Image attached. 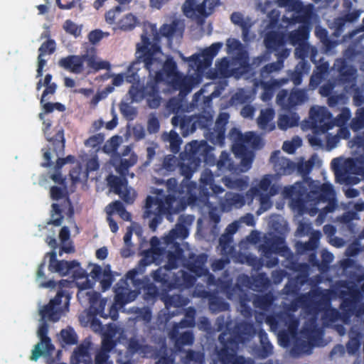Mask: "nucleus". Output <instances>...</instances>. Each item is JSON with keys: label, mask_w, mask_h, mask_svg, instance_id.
<instances>
[{"label": "nucleus", "mask_w": 364, "mask_h": 364, "mask_svg": "<svg viewBox=\"0 0 364 364\" xmlns=\"http://www.w3.org/2000/svg\"><path fill=\"white\" fill-rule=\"evenodd\" d=\"M169 193L165 196L162 189L151 191L156 196L146 198L144 218H151L149 228L155 231L162 222L164 214H176L184 210L188 205H194L198 200L196 189L198 183H165Z\"/></svg>", "instance_id": "f257e3e1"}, {"label": "nucleus", "mask_w": 364, "mask_h": 364, "mask_svg": "<svg viewBox=\"0 0 364 364\" xmlns=\"http://www.w3.org/2000/svg\"><path fill=\"white\" fill-rule=\"evenodd\" d=\"M154 75L148 80L145 85L139 87L132 85L129 94L133 101L139 102L143 99L146 100L147 105L151 109L158 108L161 102L159 84L166 80L173 87L181 86L183 82L182 75L178 70V67L173 57L168 56L161 62V66L154 71Z\"/></svg>", "instance_id": "f03ea898"}, {"label": "nucleus", "mask_w": 364, "mask_h": 364, "mask_svg": "<svg viewBox=\"0 0 364 364\" xmlns=\"http://www.w3.org/2000/svg\"><path fill=\"white\" fill-rule=\"evenodd\" d=\"M229 119L230 114L228 112L220 113L214 127L211 129L213 115L210 112H204L192 116H173L171 119V124L175 128H179L183 137L193 133L197 129H200L204 130L205 136L208 141L214 145L223 146L225 139L226 125Z\"/></svg>", "instance_id": "7ed1b4c3"}, {"label": "nucleus", "mask_w": 364, "mask_h": 364, "mask_svg": "<svg viewBox=\"0 0 364 364\" xmlns=\"http://www.w3.org/2000/svg\"><path fill=\"white\" fill-rule=\"evenodd\" d=\"M311 190L307 192L304 187L292 185L286 186L282 191L284 198L291 199V205L299 210H303L306 205L316 206L321 203H327L318 215V218L325 217L333 212L338 207L336 192L331 183H321L320 186L312 187L314 183H306Z\"/></svg>", "instance_id": "20e7f679"}, {"label": "nucleus", "mask_w": 364, "mask_h": 364, "mask_svg": "<svg viewBox=\"0 0 364 364\" xmlns=\"http://www.w3.org/2000/svg\"><path fill=\"white\" fill-rule=\"evenodd\" d=\"M159 53L161 47L158 43H153L151 41L146 31L143 32L141 35V42L137 43L136 46V59L129 65L125 73V80L132 84L139 82L138 71L140 69V63H144L151 78L154 71L161 66V60L157 57Z\"/></svg>", "instance_id": "39448f33"}, {"label": "nucleus", "mask_w": 364, "mask_h": 364, "mask_svg": "<svg viewBox=\"0 0 364 364\" xmlns=\"http://www.w3.org/2000/svg\"><path fill=\"white\" fill-rule=\"evenodd\" d=\"M347 290H341L339 297L342 300L340 308L342 312L335 308H330L324 312V317L328 321L334 323L342 321L348 323L354 314L359 315L364 312V304H361L364 294V283L359 288L356 284H342Z\"/></svg>", "instance_id": "423d86ee"}, {"label": "nucleus", "mask_w": 364, "mask_h": 364, "mask_svg": "<svg viewBox=\"0 0 364 364\" xmlns=\"http://www.w3.org/2000/svg\"><path fill=\"white\" fill-rule=\"evenodd\" d=\"M230 325L231 322L225 321V318L223 315L218 316L215 323L216 331H223L218 337L221 348H225L230 354L238 356L237 351L239 344L253 337L256 333V329L252 323L247 321L237 323L233 328L230 327Z\"/></svg>", "instance_id": "0eeeda50"}, {"label": "nucleus", "mask_w": 364, "mask_h": 364, "mask_svg": "<svg viewBox=\"0 0 364 364\" xmlns=\"http://www.w3.org/2000/svg\"><path fill=\"white\" fill-rule=\"evenodd\" d=\"M185 218H187V217L181 215L178 222L175 225L174 228L162 237V241L160 240V247L165 249V253L162 256V261L164 257H166L167 260L166 264L164 267L171 271L178 268L180 261H185L184 251L180 242L177 241V240H183L189 235V230L184 224Z\"/></svg>", "instance_id": "6e6552de"}, {"label": "nucleus", "mask_w": 364, "mask_h": 364, "mask_svg": "<svg viewBox=\"0 0 364 364\" xmlns=\"http://www.w3.org/2000/svg\"><path fill=\"white\" fill-rule=\"evenodd\" d=\"M213 149L206 141H193L186 146V158L188 162L181 163L180 165L181 173L184 176L181 182H192L190 180L202 161L210 166L215 164Z\"/></svg>", "instance_id": "1a4fd4ad"}, {"label": "nucleus", "mask_w": 364, "mask_h": 364, "mask_svg": "<svg viewBox=\"0 0 364 364\" xmlns=\"http://www.w3.org/2000/svg\"><path fill=\"white\" fill-rule=\"evenodd\" d=\"M165 253V249L160 247V240L156 236L150 239V248L141 252L142 258L139 260L137 266L127 272L125 277L129 280L134 287L142 286L144 279H138L139 274L145 272L146 267L153 263L160 265L162 263V256Z\"/></svg>", "instance_id": "9d476101"}, {"label": "nucleus", "mask_w": 364, "mask_h": 364, "mask_svg": "<svg viewBox=\"0 0 364 364\" xmlns=\"http://www.w3.org/2000/svg\"><path fill=\"white\" fill-rule=\"evenodd\" d=\"M50 198L54 200H62L61 204L53 203L51 211V219L48 223L49 225L60 226L63 220V212L72 218L74 215V208L70 199L69 193L66 186L65 187L52 186L50 191Z\"/></svg>", "instance_id": "9b49d317"}, {"label": "nucleus", "mask_w": 364, "mask_h": 364, "mask_svg": "<svg viewBox=\"0 0 364 364\" xmlns=\"http://www.w3.org/2000/svg\"><path fill=\"white\" fill-rule=\"evenodd\" d=\"M43 130L47 140L49 141V144L48 147L42 149L44 161L41 164V166L47 168L53 164L51 161V152L55 154L57 156L63 154L65 140L64 137V130L62 127L56 128L55 134L50 136L49 131L51 127V121L49 119L43 120Z\"/></svg>", "instance_id": "f8f14e48"}, {"label": "nucleus", "mask_w": 364, "mask_h": 364, "mask_svg": "<svg viewBox=\"0 0 364 364\" xmlns=\"http://www.w3.org/2000/svg\"><path fill=\"white\" fill-rule=\"evenodd\" d=\"M335 175V182H360L358 178H350V175L364 176V165L353 158H348L343 162L335 158L331 161Z\"/></svg>", "instance_id": "ddd939ff"}, {"label": "nucleus", "mask_w": 364, "mask_h": 364, "mask_svg": "<svg viewBox=\"0 0 364 364\" xmlns=\"http://www.w3.org/2000/svg\"><path fill=\"white\" fill-rule=\"evenodd\" d=\"M220 4V0H186L182 6V11L187 18L203 24Z\"/></svg>", "instance_id": "4468645a"}, {"label": "nucleus", "mask_w": 364, "mask_h": 364, "mask_svg": "<svg viewBox=\"0 0 364 364\" xmlns=\"http://www.w3.org/2000/svg\"><path fill=\"white\" fill-rule=\"evenodd\" d=\"M309 99L307 91L304 89L294 88L290 92L287 90H281L277 95V103L284 109L290 111L298 105L304 104Z\"/></svg>", "instance_id": "2eb2a0df"}, {"label": "nucleus", "mask_w": 364, "mask_h": 364, "mask_svg": "<svg viewBox=\"0 0 364 364\" xmlns=\"http://www.w3.org/2000/svg\"><path fill=\"white\" fill-rule=\"evenodd\" d=\"M65 298V307L68 308L70 301V294L65 291L60 289L58 291L55 296L50 299L49 303L43 306L40 311V314L43 320L48 319L50 321H58L62 313V309L58 307L62 303V299Z\"/></svg>", "instance_id": "dca6fc26"}, {"label": "nucleus", "mask_w": 364, "mask_h": 364, "mask_svg": "<svg viewBox=\"0 0 364 364\" xmlns=\"http://www.w3.org/2000/svg\"><path fill=\"white\" fill-rule=\"evenodd\" d=\"M254 154L250 152L247 155L240 157V167L236 166L230 158V154L223 151L221 152L219 160L217 161L218 169L223 173L228 171L231 173H238L239 171H246L249 170L253 161Z\"/></svg>", "instance_id": "f3484780"}, {"label": "nucleus", "mask_w": 364, "mask_h": 364, "mask_svg": "<svg viewBox=\"0 0 364 364\" xmlns=\"http://www.w3.org/2000/svg\"><path fill=\"white\" fill-rule=\"evenodd\" d=\"M309 117L311 127L316 132L325 133L333 128L332 114L325 107H312Z\"/></svg>", "instance_id": "a211bd4d"}, {"label": "nucleus", "mask_w": 364, "mask_h": 364, "mask_svg": "<svg viewBox=\"0 0 364 364\" xmlns=\"http://www.w3.org/2000/svg\"><path fill=\"white\" fill-rule=\"evenodd\" d=\"M48 325L46 321H43L38 329V336L40 341L34 346L32 350L30 357L31 360L37 361L45 353L50 354L54 350L55 347L52 344L51 339L48 336Z\"/></svg>", "instance_id": "6ab92c4d"}, {"label": "nucleus", "mask_w": 364, "mask_h": 364, "mask_svg": "<svg viewBox=\"0 0 364 364\" xmlns=\"http://www.w3.org/2000/svg\"><path fill=\"white\" fill-rule=\"evenodd\" d=\"M150 276L153 282L157 284L163 293H168L174 289V273L168 268L160 266L156 270H153Z\"/></svg>", "instance_id": "aec40b11"}, {"label": "nucleus", "mask_w": 364, "mask_h": 364, "mask_svg": "<svg viewBox=\"0 0 364 364\" xmlns=\"http://www.w3.org/2000/svg\"><path fill=\"white\" fill-rule=\"evenodd\" d=\"M100 164L97 157L90 159L84 167L81 164L77 163L69 172L71 182H87L89 173L97 171Z\"/></svg>", "instance_id": "412c9836"}, {"label": "nucleus", "mask_w": 364, "mask_h": 364, "mask_svg": "<svg viewBox=\"0 0 364 364\" xmlns=\"http://www.w3.org/2000/svg\"><path fill=\"white\" fill-rule=\"evenodd\" d=\"M208 261V255L205 253L196 255L193 252L188 254V257L183 262V267L197 277H201L208 273L205 264Z\"/></svg>", "instance_id": "4be33fe9"}, {"label": "nucleus", "mask_w": 364, "mask_h": 364, "mask_svg": "<svg viewBox=\"0 0 364 364\" xmlns=\"http://www.w3.org/2000/svg\"><path fill=\"white\" fill-rule=\"evenodd\" d=\"M269 161L273 164L276 175L279 176L290 175L295 171V163L287 158L280 156V151L279 150L271 154Z\"/></svg>", "instance_id": "5701e85b"}, {"label": "nucleus", "mask_w": 364, "mask_h": 364, "mask_svg": "<svg viewBox=\"0 0 364 364\" xmlns=\"http://www.w3.org/2000/svg\"><path fill=\"white\" fill-rule=\"evenodd\" d=\"M87 54L69 55L58 60V66L74 74H80L84 70V63Z\"/></svg>", "instance_id": "b1692460"}, {"label": "nucleus", "mask_w": 364, "mask_h": 364, "mask_svg": "<svg viewBox=\"0 0 364 364\" xmlns=\"http://www.w3.org/2000/svg\"><path fill=\"white\" fill-rule=\"evenodd\" d=\"M136 156L132 155L129 159H121L119 164L116 166V172L119 176L109 174L106 182H127V176L129 173V168L136 163Z\"/></svg>", "instance_id": "393cba45"}, {"label": "nucleus", "mask_w": 364, "mask_h": 364, "mask_svg": "<svg viewBox=\"0 0 364 364\" xmlns=\"http://www.w3.org/2000/svg\"><path fill=\"white\" fill-rule=\"evenodd\" d=\"M260 346H254L252 353L256 358L265 359L273 353V346L269 342L268 335L264 330L260 329L258 332Z\"/></svg>", "instance_id": "a878e982"}, {"label": "nucleus", "mask_w": 364, "mask_h": 364, "mask_svg": "<svg viewBox=\"0 0 364 364\" xmlns=\"http://www.w3.org/2000/svg\"><path fill=\"white\" fill-rule=\"evenodd\" d=\"M85 301L90 304V314L92 316H100L107 318L109 315L105 313V309L107 302L106 298H102L100 293L93 291L90 296L85 297Z\"/></svg>", "instance_id": "bb28decb"}, {"label": "nucleus", "mask_w": 364, "mask_h": 364, "mask_svg": "<svg viewBox=\"0 0 364 364\" xmlns=\"http://www.w3.org/2000/svg\"><path fill=\"white\" fill-rule=\"evenodd\" d=\"M91 348V342L84 341L82 343L77 346L73 350L71 357V364H92V360L90 350Z\"/></svg>", "instance_id": "cd10ccee"}, {"label": "nucleus", "mask_w": 364, "mask_h": 364, "mask_svg": "<svg viewBox=\"0 0 364 364\" xmlns=\"http://www.w3.org/2000/svg\"><path fill=\"white\" fill-rule=\"evenodd\" d=\"M270 198L269 195L264 193L261 188L257 186L252 187L246 192V198L249 204L252 203L254 199H258L260 204L259 210L261 212L266 211L272 207Z\"/></svg>", "instance_id": "c85d7f7f"}, {"label": "nucleus", "mask_w": 364, "mask_h": 364, "mask_svg": "<svg viewBox=\"0 0 364 364\" xmlns=\"http://www.w3.org/2000/svg\"><path fill=\"white\" fill-rule=\"evenodd\" d=\"M201 296L208 299L209 310L213 314L225 311L230 309L229 304L214 292L203 291Z\"/></svg>", "instance_id": "c756f323"}, {"label": "nucleus", "mask_w": 364, "mask_h": 364, "mask_svg": "<svg viewBox=\"0 0 364 364\" xmlns=\"http://www.w3.org/2000/svg\"><path fill=\"white\" fill-rule=\"evenodd\" d=\"M289 82L288 78H282L279 80L272 79L269 81L260 80V85L263 89L261 99L264 102H268L274 96L275 90L284 85Z\"/></svg>", "instance_id": "7c9ffc66"}, {"label": "nucleus", "mask_w": 364, "mask_h": 364, "mask_svg": "<svg viewBox=\"0 0 364 364\" xmlns=\"http://www.w3.org/2000/svg\"><path fill=\"white\" fill-rule=\"evenodd\" d=\"M129 183H107L110 191L118 195L120 198L128 204L134 203L136 198L135 191L128 186Z\"/></svg>", "instance_id": "2f4dec72"}, {"label": "nucleus", "mask_w": 364, "mask_h": 364, "mask_svg": "<svg viewBox=\"0 0 364 364\" xmlns=\"http://www.w3.org/2000/svg\"><path fill=\"white\" fill-rule=\"evenodd\" d=\"M246 196L237 193H227L223 201L221 203V207L223 210L230 211L233 208H240L245 205Z\"/></svg>", "instance_id": "473e14b6"}, {"label": "nucleus", "mask_w": 364, "mask_h": 364, "mask_svg": "<svg viewBox=\"0 0 364 364\" xmlns=\"http://www.w3.org/2000/svg\"><path fill=\"white\" fill-rule=\"evenodd\" d=\"M249 55L246 50L237 52L232 59V64L235 68V73L238 77L247 73L250 69Z\"/></svg>", "instance_id": "72a5a7b5"}, {"label": "nucleus", "mask_w": 364, "mask_h": 364, "mask_svg": "<svg viewBox=\"0 0 364 364\" xmlns=\"http://www.w3.org/2000/svg\"><path fill=\"white\" fill-rule=\"evenodd\" d=\"M284 5L288 6L289 10L298 14L295 17L297 22H303L308 17L310 13V9L304 6L299 0H280Z\"/></svg>", "instance_id": "f704fd0d"}, {"label": "nucleus", "mask_w": 364, "mask_h": 364, "mask_svg": "<svg viewBox=\"0 0 364 364\" xmlns=\"http://www.w3.org/2000/svg\"><path fill=\"white\" fill-rule=\"evenodd\" d=\"M178 24L179 23L177 20H173L171 23L163 24L160 27L159 31H157L155 27L153 28L154 40L156 41L154 43H157V41L160 39V36L168 39L172 38L178 29Z\"/></svg>", "instance_id": "c9c22d12"}, {"label": "nucleus", "mask_w": 364, "mask_h": 364, "mask_svg": "<svg viewBox=\"0 0 364 364\" xmlns=\"http://www.w3.org/2000/svg\"><path fill=\"white\" fill-rule=\"evenodd\" d=\"M197 276L193 275L184 270L174 273V289L191 288L194 286Z\"/></svg>", "instance_id": "e433bc0d"}, {"label": "nucleus", "mask_w": 364, "mask_h": 364, "mask_svg": "<svg viewBox=\"0 0 364 364\" xmlns=\"http://www.w3.org/2000/svg\"><path fill=\"white\" fill-rule=\"evenodd\" d=\"M46 257H49V271L51 272H58L62 275H66L69 274L68 269V261L58 260L57 254L55 251L48 252Z\"/></svg>", "instance_id": "4c0bfd02"}, {"label": "nucleus", "mask_w": 364, "mask_h": 364, "mask_svg": "<svg viewBox=\"0 0 364 364\" xmlns=\"http://www.w3.org/2000/svg\"><path fill=\"white\" fill-rule=\"evenodd\" d=\"M75 161V157L73 155H68L65 158L58 157L54 166V171L50 174L49 178L53 182H65V179L63 178L61 169L65 164H73Z\"/></svg>", "instance_id": "58836bf2"}, {"label": "nucleus", "mask_w": 364, "mask_h": 364, "mask_svg": "<svg viewBox=\"0 0 364 364\" xmlns=\"http://www.w3.org/2000/svg\"><path fill=\"white\" fill-rule=\"evenodd\" d=\"M311 69V65L308 61H299L296 65L294 71L289 74L290 80L293 82L295 86L301 84L303 76L304 74L309 73Z\"/></svg>", "instance_id": "ea45409f"}, {"label": "nucleus", "mask_w": 364, "mask_h": 364, "mask_svg": "<svg viewBox=\"0 0 364 364\" xmlns=\"http://www.w3.org/2000/svg\"><path fill=\"white\" fill-rule=\"evenodd\" d=\"M264 42L266 48L269 50H277L284 43L283 36L277 31L268 32Z\"/></svg>", "instance_id": "a19ab883"}, {"label": "nucleus", "mask_w": 364, "mask_h": 364, "mask_svg": "<svg viewBox=\"0 0 364 364\" xmlns=\"http://www.w3.org/2000/svg\"><path fill=\"white\" fill-rule=\"evenodd\" d=\"M136 289H139L140 291L143 290V297L146 301H154L159 294V287L154 282H149L147 277H145L142 286Z\"/></svg>", "instance_id": "79ce46f5"}, {"label": "nucleus", "mask_w": 364, "mask_h": 364, "mask_svg": "<svg viewBox=\"0 0 364 364\" xmlns=\"http://www.w3.org/2000/svg\"><path fill=\"white\" fill-rule=\"evenodd\" d=\"M92 50L94 53L91 55L87 54V57L85 58V61L88 67L92 70V71H90L89 73H96L100 70H109L111 69L109 62L107 60H97V57L95 55V49L92 48Z\"/></svg>", "instance_id": "37998d69"}, {"label": "nucleus", "mask_w": 364, "mask_h": 364, "mask_svg": "<svg viewBox=\"0 0 364 364\" xmlns=\"http://www.w3.org/2000/svg\"><path fill=\"white\" fill-rule=\"evenodd\" d=\"M183 60L189 63V66L198 74H202L210 65L205 63V58L202 53H196L189 58H183Z\"/></svg>", "instance_id": "c03bdc74"}, {"label": "nucleus", "mask_w": 364, "mask_h": 364, "mask_svg": "<svg viewBox=\"0 0 364 364\" xmlns=\"http://www.w3.org/2000/svg\"><path fill=\"white\" fill-rule=\"evenodd\" d=\"M284 240L281 237H277L273 240H269L266 242L264 244L262 245L260 247L261 250L264 253V255L266 257H269L273 252H284L288 248L286 246L279 247L280 244H283Z\"/></svg>", "instance_id": "a18cd8bd"}, {"label": "nucleus", "mask_w": 364, "mask_h": 364, "mask_svg": "<svg viewBox=\"0 0 364 364\" xmlns=\"http://www.w3.org/2000/svg\"><path fill=\"white\" fill-rule=\"evenodd\" d=\"M314 165V161L311 159L306 161H301L297 164L295 163V171L303 177V181L301 182H318V181H314L308 176L311 171Z\"/></svg>", "instance_id": "49530a36"}, {"label": "nucleus", "mask_w": 364, "mask_h": 364, "mask_svg": "<svg viewBox=\"0 0 364 364\" xmlns=\"http://www.w3.org/2000/svg\"><path fill=\"white\" fill-rule=\"evenodd\" d=\"M309 30L306 26H301L298 29L291 31L288 35V38L293 46L303 44L309 36Z\"/></svg>", "instance_id": "de8ad7c7"}, {"label": "nucleus", "mask_w": 364, "mask_h": 364, "mask_svg": "<svg viewBox=\"0 0 364 364\" xmlns=\"http://www.w3.org/2000/svg\"><path fill=\"white\" fill-rule=\"evenodd\" d=\"M171 340L174 341L175 348L178 351H182L185 346H191L194 342V334L191 331H187L178 334L176 338H170Z\"/></svg>", "instance_id": "09e8293b"}, {"label": "nucleus", "mask_w": 364, "mask_h": 364, "mask_svg": "<svg viewBox=\"0 0 364 364\" xmlns=\"http://www.w3.org/2000/svg\"><path fill=\"white\" fill-rule=\"evenodd\" d=\"M139 24V20L132 13L127 14L117 22L118 28L123 31H131Z\"/></svg>", "instance_id": "8fccbe9b"}, {"label": "nucleus", "mask_w": 364, "mask_h": 364, "mask_svg": "<svg viewBox=\"0 0 364 364\" xmlns=\"http://www.w3.org/2000/svg\"><path fill=\"white\" fill-rule=\"evenodd\" d=\"M274 300L273 294L269 292L262 295H255L252 303L255 308L267 311L272 306Z\"/></svg>", "instance_id": "3c124183"}, {"label": "nucleus", "mask_w": 364, "mask_h": 364, "mask_svg": "<svg viewBox=\"0 0 364 364\" xmlns=\"http://www.w3.org/2000/svg\"><path fill=\"white\" fill-rule=\"evenodd\" d=\"M361 333L358 331L351 330L349 333V340L346 343V350L349 355L355 354L361 345Z\"/></svg>", "instance_id": "603ef678"}, {"label": "nucleus", "mask_w": 364, "mask_h": 364, "mask_svg": "<svg viewBox=\"0 0 364 364\" xmlns=\"http://www.w3.org/2000/svg\"><path fill=\"white\" fill-rule=\"evenodd\" d=\"M274 115V112L272 109H266L264 110H262L257 119L259 127L262 129H268L269 131L273 130L274 125L270 124V122L273 119Z\"/></svg>", "instance_id": "864d4df0"}, {"label": "nucleus", "mask_w": 364, "mask_h": 364, "mask_svg": "<svg viewBox=\"0 0 364 364\" xmlns=\"http://www.w3.org/2000/svg\"><path fill=\"white\" fill-rule=\"evenodd\" d=\"M299 123V117L296 113L291 115H281L278 119V127L282 130H287L288 128L298 126Z\"/></svg>", "instance_id": "5fc2aeb1"}, {"label": "nucleus", "mask_w": 364, "mask_h": 364, "mask_svg": "<svg viewBox=\"0 0 364 364\" xmlns=\"http://www.w3.org/2000/svg\"><path fill=\"white\" fill-rule=\"evenodd\" d=\"M222 292L225 293L227 297L230 299L233 296L236 289H241L239 284L232 285L231 280H224L222 278H218V282L215 286Z\"/></svg>", "instance_id": "6e6d98bb"}, {"label": "nucleus", "mask_w": 364, "mask_h": 364, "mask_svg": "<svg viewBox=\"0 0 364 364\" xmlns=\"http://www.w3.org/2000/svg\"><path fill=\"white\" fill-rule=\"evenodd\" d=\"M188 302V299L181 294L166 296L164 299L165 306L167 309L171 307L181 308L186 306Z\"/></svg>", "instance_id": "4d7b16f0"}, {"label": "nucleus", "mask_w": 364, "mask_h": 364, "mask_svg": "<svg viewBox=\"0 0 364 364\" xmlns=\"http://www.w3.org/2000/svg\"><path fill=\"white\" fill-rule=\"evenodd\" d=\"M254 136L255 134L252 132H247L245 134H242L236 127L232 128L228 135V137L233 144L237 142H250Z\"/></svg>", "instance_id": "13d9d810"}, {"label": "nucleus", "mask_w": 364, "mask_h": 364, "mask_svg": "<svg viewBox=\"0 0 364 364\" xmlns=\"http://www.w3.org/2000/svg\"><path fill=\"white\" fill-rule=\"evenodd\" d=\"M128 291L129 288L126 287H118L115 289L114 304H112V308L115 306L123 307L125 304L132 301V299H129L127 297V291Z\"/></svg>", "instance_id": "bf43d9fd"}, {"label": "nucleus", "mask_w": 364, "mask_h": 364, "mask_svg": "<svg viewBox=\"0 0 364 364\" xmlns=\"http://www.w3.org/2000/svg\"><path fill=\"white\" fill-rule=\"evenodd\" d=\"M223 43L221 42H216L213 43L208 48H205L202 51V54L203 55V57L205 58V63L208 65H211L213 58L217 55L219 50L223 47Z\"/></svg>", "instance_id": "052dcab7"}, {"label": "nucleus", "mask_w": 364, "mask_h": 364, "mask_svg": "<svg viewBox=\"0 0 364 364\" xmlns=\"http://www.w3.org/2000/svg\"><path fill=\"white\" fill-rule=\"evenodd\" d=\"M230 20L232 23L242 28L243 39L245 40L249 33L250 25L244 20L243 15L240 12H233L230 16Z\"/></svg>", "instance_id": "680f3d73"}, {"label": "nucleus", "mask_w": 364, "mask_h": 364, "mask_svg": "<svg viewBox=\"0 0 364 364\" xmlns=\"http://www.w3.org/2000/svg\"><path fill=\"white\" fill-rule=\"evenodd\" d=\"M282 66L283 63L282 61L267 64L260 70L259 76L261 80L265 81V80L268 79L270 77L272 73L277 72L279 70H281Z\"/></svg>", "instance_id": "e2e57ef3"}, {"label": "nucleus", "mask_w": 364, "mask_h": 364, "mask_svg": "<svg viewBox=\"0 0 364 364\" xmlns=\"http://www.w3.org/2000/svg\"><path fill=\"white\" fill-rule=\"evenodd\" d=\"M205 362V354L200 351H196L193 350H188L186 351L184 357V363L190 364L194 363L195 364H203Z\"/></svg>", "instance_id": "0e129e2a"}, {"label": "nucleus", "mask_w": 364, "mask_h": 364, "mask_svg": "<svg viewBox=\"0 0 364 364\" xmlns=\"http://www.w3.org/2000/svg\"><path fill=\"white\" fill-rule=\"evenodd\" d=\"M233 242V237H230L226 235L222 234L219 238V247L220 249L221 254L223 255H229L233 252V247L232 242Z\"/></svg>", "instance_id": "69168bd1"}, {"label": "nucleus", "mask_w": 364, "mask_h": 364, "mask_svg": "<svg viewBox=\"0 0 364 364\" xmlns=\"http://www.w3.org/2000/svg\"><path fill=\"white\" fill-rule=\"evenodd\" d=\"M230 60L228 58L224 57L220 59L216 64V68L218 73L223 77H230L232 75H236L235 73V68L230 69Z\"/></svg>", "instance_id": "338daca9"}, {"label": "nucleus", "mask_w": 364, "mask_h": 364, "mask_svg": "<svg viewBox=\"0 0 364 364\" xmlns=\"http://www.w3.org/2000/svg\"><path fill=\"white\" fill-rule=\"evenodd\" d=\"M350 126L354 132L364 128V107L357 110L355 117L351 120Z\"/></svg>", "instance_id": "774afa93"}]
</instances>
